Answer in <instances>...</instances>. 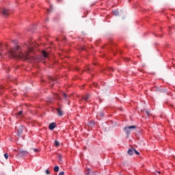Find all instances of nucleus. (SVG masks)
Returning a JSON list of instances; mask_svg holds the SVG:
<instances>
[{
	"mask_svg": "<svg viewBox=\"0 0 175 175\" xmlns=\"http://www.w3.org/2000/svg\"><path fill=\"white\" fill-rule=\"evenodd\" d=\"M31 52H32L31 47H27V50L23 52L20 46L15 45V46L9 51L8 57L10 58H18L19 59H29V53Z\"/></svg>",
	"mask_w": 175,
	"mask_h": 175,
	"instance_id": "1",
	"label": "nucleus"
},
{
	"mask_svg": "<svg viewBox=\"0 0 175 175\" xmlns=\"http://www.w3.org/2000/svg\"><path fill=\"white\" fill-rule=\"evenodd\" d=\"M132 129H136V126H129L124 128V131L126 132V135H129Z\"/></svg>",
	"mask_w": 175,
	"mask_h": 175,
	"instance_id": "2",
	"label": "nucleus"
},
{
	"mask_svg": "<svg viewBox=\"0 0 175 175\" xmlns=\"http://www.w3.org/2000/svg\"><path fill=\"white\" fill-rule=\"evenodd\" d=\"M57 114L59 117H62L64 116V111L62 109L61 107L57 109Z\"/></svg>",
	"mask_w": 175,
	"mask_h": 175,
	"instance_id": "3",
	"label": "nucleus"
},
{
	"mask_svg": "<svg viewBox=\"0 0 175 175\" xmlns=\"http://www.w3.org/2000/svg\"><path fill=\"white\" fill-rule=\"evenodd\" d=\"M23 129H24V126H19V128L18 129V133H17L18 136L21 135V134L23 133Z\"/></svg>",
	"mask_w": 175,
	"mask_h": 175,
	"instance_id": "4",
	"label": "nucleus"
},
{
	"mask_svg": "<svg viewBox=\"0 0 175 175\" xmlns=\"http://www.w3.org/2000/svg\"><path fill=\"white\" fill-rule=\"evenodd\" d=\"M2 14L6 16H9V14H10V12H9V10L3 9L2 10Z\"/></svg>",
	"mask_w": 175,
	"mask_h": 175,
	"instance_id": "5",
	"label": "nucleus"
},
{
	"mask_svg": "<svg viewBox=\"0 0 175 175\" xmlns=\"http://www.w3.org/2000/svg\"><path fill=\"white\" fill-rule=\"evenodd\" d=\"M54 128H55V123L53 122L49 124V129L51 131H54Z\"/></svg>",
	"mask_w": 175,
	"mask_h": 175,
	"instance_id": "6",
	"label": "nucleus"
},
{
	"mask_svg": "<svg viewBox=\"0 0 175 175\" xmlns=\"http://www.w3.org/2000/svg\"><path fill=\"white\" fill-rule=\"evenodd\" d=\"M134 152H135V148H131L128 150L127 154H129V155H133Z\"/></svg>",
	"mask_w": 175,
	"mask_h": 175,
	"instance_id": "7",
	"label": "nucleus"
},
{
	"mask_svg": "<svg viewBox=\"0 0 175 175\" xmlns=\"http://www.w3.org/2000/svg\"><path fill=\"white\" fill-rule=\"evenodd\" d=\"M57 158H58V159H59V163L60 164L64 163V161H62V154H59Z\"/></svg>",
	"mask_w": 175,
	"mask_h": 175,
	"instance_id": "8",
	"label": "nucleus"
},
{
	"mask_svg": "<svg viewBox=\"0 0 175 175\" xmlns=\"http://www.w3.org/2000/svg\"><path fill=\"white\" fill-rule=\"evenodd\" d=\"M19 154L22 155V157H24L25 155L28 154V152L25 150H21L19 151Z\"/></svg>",
	"mask_w": 175,
	"mask_h": 175,
	"instance_id": "9",
	"label": "nucleus"
},
{
	"mask_svg": "<svg viewBox=\"0 0 175 175\" xmlns=\"http://www.w3.org/2000/svg\"><path fill=\"white\" fill-rule=\"evenodd\" d=\"M88 99H90V95L89 94H85V96H83V100L88 101Z\"/></svg>",
	"mask_w": 175,
	"mask_h": 175,
	"instance_id": "10",
	"label": "nucleus"
},
{
	"mask_svg": "<svg viewBox=\"0 0 175 175\" xmlns=\"http://www.w3.org/2000/svg\"><path fill=\"white\" fill-rule=\"evenodd\" d=\"M112 13L113 16H118L120 14V12L117 10L112 11Z\"/></svg>",
	"mask_w": 175,
	"mask_h": 175,
	"instance_id": "11",
	"label": "nucleus"
},
{
	"mask_svg": "<svg viewBox=\"0 0 175 175\" xmlns=\"http://www.w3.org/2000/svg\"><path fill=\"white\" fill-rule=\"evenodd\" d=\"M42 55L44 58H47V52L45 51H42Z\"/></svg>",
	"mask_w": 175,
	"mask_h": 175,
	"instance_id": "12",
	"label": "nucleus"
},
{
	"mask_svg": "<svg viewBox=\"0 0 175 175\" xmlns=\"http://www.w3.org/2000/svg\"><path fill=\"white\" fill-rule=\"evenodd\" d=\"M59 167L58 165H55L54 167V172H59Z\"/></svg>",
	"mask_w": 175,
	"mask_h": 175,
	"instance_id": "13",
	"label": "nucleus"
},
{
	"mask_svg": "<svg viewBox=\"0 0 175 175\" xmlns=\"http://www.w3.org/2000/svg\"><path fill=\"white\" fill-rule=\"evenodd\" d=\"M98 116L99 117H103L104 113H103V112H100V113H98Z\"/></svg>",
	"mask_w": 175,
	"mask_h": 175,
	"instance_id": "14",
	"label": "nucleus"
},
{
	"mask_svg": "<svg viewBox=\"0 0 175 175\" xmlns=\"http://www.w3.org/2000/svg\"><path fill=\"white\" fill-rule=\"evenodd\" d=\"M4 157L5 158V159H9V154H8V153H5L4 154Z\"/></svg>",
	"mask_w": 175,
	"mask_h": 175,
	"instance_id": "15",
	"label": "nucleus"
},
{
	"mask_svg": "<svg viewBox=\"0 0 175 175\" xmlns=\"http://www.w3.org/2000/svg\"><path fill=\"white\" fill-rule=\"evenodd\" d=\"M63 96L64 98H65L66 99H68V94L66 93H63Z\"/></svg>",
	"mask_w": 175,
	"mask_h": 175,
	"instance_id": "16",
	"label": "nucleus"
},
{
	"mask_svg": "<svg viewBox=\"0 0 175 175\" xmlns=\"http://www.w3.org/2000/svg\"><path fill=\"white\" fill-rule=\"evenodd\" d=\"M55 146H59V142H58V141H55Z\"/></svg>",
	"mask_w": 175,
	"mask_h": 175,
	"instance_id": "17",
	"label": "nucleus"
},
{
	"mask_svg": "<svg viewBox=\"0 0 175 175\" xmlns=\"http://www.w3.org/2000/svg\"><path fill=\"white\" fill-rule=\"evenodd\" d=\"M134 152L136 154V155H140V152H137L136 149H134Z\"/></svg>",
	"mask_w": 175,
	"mask_h": 175,
	"instance_id": "18",
	"label": "nucleus"
},
{
	"mask_svg": "<svg viewBox=\"0 0 175 175\" xmlns=\"http://www.w3.org/2000/svg\"><path fill=\"white\" fill-rule=\"evenodd\" d=\"M49 80L50 83H51L52 81H54V79H53V77H49Z\"/></svg>",
	"mask_w": 175,
	"mask_h": 175,
	"instance_id": "19",
	"label": "nucleus"
},
{
	"mask_svg": "<svg viewBox=\"0 0 175 175\" xmlns=\"http://www.w3.org/2000/svg\"><path fill=\"white\" fill-rule=\"evenodd\" d=\"M45 174L47 175L50 174V171L49 170H45Z\"/></svg>",
	"mask_w": 175,
	"mask_h": 175,
	"instance_id": "20",
	"label": "nucleus"
},
{
	"mask_svg": "<svg viewBox=\"0 0 175 175\" xmlns=\"http://www.w3.org/2000/svg\"><path fill=\"white\" fill-rule=\"evenodd\" d=\"M23 114V111H20L18 113V116H21Z\"/></svg>",
	"mask_w": 175,
	"mask_h": 175,
	"instance_id": "21",
	"label": "nucleus"
},
{
	"mask_svg": "<svg viewBox=\"0 0 175 175\" xmlns=\"http://www.w3.org/2000/svg\"><path fill=\"white\" fill-rule=\"evenodd\" d=\"M65 174V172H61L59 173L58 175H64Z\"/></svg>",
	"mask_w": 175,
	"mask_h": 175,
	"instance_id": "22",
	"label": "nucleus"
},
{
	"mask_svg": "<svg viewBox=\"0 0 175 175\" xmlns=\"http://www.w3.org/2000/svg\"><path fill=\"white\" fill-rule=\"evenodd\" d=\"M147 116H150L151 113H150V111H146Z\"/></svg>",
	"mask_w": 175,
	"mask_h": 175,
	"instance_id": "23",
	"label": "nucleus"
},
{
	"mask_svg": "<svg viewBox=\"0 0 175 175\" xmlns=\"http://www.w3.org/2000/svg\"><path fill=\"white\" fill-rule=\"evenodd\" d=\"M33 150L35 151V152H38L39 151L38 149H35V148H33Z\"/></svg>",
	"mask_w": 175,
	"mask_h": 175,
	"instance_id": "24",
	"label": "nucleus"
},
{
	"mask_svg": "<svg viewBox=\"0 0 175 175\" xmlns=\"http://www.w3.org/2000/svg\"><path fill=\"white\" fill-rule=\"evenodd\" d=\"M2 94V90L0 89V94Z\"/></svg>",
	"mask_w": 175,
	"mask_h": 175,
	"instance_id": "25",
	"label": "nucleus"
},
{
	"mask_svg": "<svg viewBox=\"0 0 175 175\" xmlns=\"http://www.w3.org/2000/svg\"><path fill=\"white\" fill-rule=\"evenodd\" d=\"M51 10H47V12H48V13H49V12H50Z\"/></svg>",
	"mask_w": 175,
	"mask_h": 175,
	"instance_id": "26",
	"label": "nucleus"
},
{
	"mask_svg": "<svg viewBox=\"0 0 175 175\" xmlns=\"http://www.w3.org/2000/svg\"><path fill=\"white\" fill-rule=\"evenodd\" d=\"M94 85H95V87H98V85H96V84H95Z\"/></svg>",
	"mask_w": 175,
	"mask_h": 175,
	"instance_id": "27",
	"label": "nucleus"
},
{
	"mask_svg": "<svg viewBox=\"0 0 175 175\" xmlns=\"http://www.w3.org/2000/svg\"><path fill=\"white\" fill-rule=\"evenodd\" d=\"M55 98H56V99H59V98H58V97H57V96H56Z\"/></svg>",
	"mask_w": 175,
	"mask_h": 175,
	"instance_id": "28",
	"label": "nucleus"
},
{
	"mask_svg": "<svg viewBox=\"0 0 175 175\" xmlns=\"http://www.w3.org/2000/svg\"><path fill=\"white\" fill-rule=\"evenodd\" d=\"M159 174H161V172H158Z\"/></svg>",
	"mask_w": 175,
	"mask_h": 175,
	"instance_id": "29",
	"label": "nucleus"
},
{
	"mask_svg": "<svg viewBox=\"0 0 175 175\" xmlns=\"http://www.w3.org/2000/svg\"><path fill=\"white\" fill-rule=\"evenodd\" d=\"M53 85H54V83H52V88H53Z\"/></svg>",
	"mask_w": 175,
	"mask_h": 175,
	"instance_id": "30",
	"label": "nucleus"
}]
</instances>
